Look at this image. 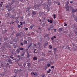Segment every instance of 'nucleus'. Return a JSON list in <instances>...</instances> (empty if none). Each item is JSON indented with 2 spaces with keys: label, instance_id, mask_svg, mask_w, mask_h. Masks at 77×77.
Listing matches in <instances>:
<instances>
[{
  "label": "nucleus",
  "instance_id": "f257e3e1",
  "mask_svg": "<svg viewBox=\"0 0 77 77\" xmlns=\"http://www.w3.org/2000/svg\"><path fill=\"white\" fill-rule=\"evenodd\" d=\"M51 0H48V2H47L44 3V4H43L42 3L45 2L46 1H44V0H42L41 1V3L40 4H39V3H38L37 4L35 5L34 6V8L36 10V9H38L40 7V6L42 5L43 7H45V8H44V9H45V8H46L48 11H48H50V8H49V7L48 6V5L49 6H50V5L51 4V2H50Z\"/></svg>",
  "mask_w": 77,
  "mask_h": 77
},
{
  "label": "nucleus",
  "instance_id": "f03ea898",
  "mask_svg": "<svg viewBox=\"0 0 77 77\" xmlns=\"http://www.w3.org/2000/svg\"><path fill=\"white\" fill-rule=\"evenodd\" d=\"M9 45V43H8V44L6 43V42H5L4 43V48H5V47H8V45Z\"/></svg>",
  "mask_w": 77,
  "mask_h": 77
},
{
  "label": "nucleus",
  "instance_id": "7ed1b4c3",
  "mask_svg": "<svg viewBox=\"0 0 77 77\" xmlns=\"http://www.w3.org/2000/svg\"><path fill=\"white\" fill-rule=\"evenodd\" d=\"M11 5H12V4H8L6 6V8H7V9H8V8H9V7L11 6Z\"/></svg>",
  "mask_w": 77,
  "mask_h": 77
},
{
  "label": "nucleus",
  "instance_id": "20e7f679",
  "mask_svg": "<svg viewBox=\"0 0 77 77\" xmlns=\"http://www.w3.org/2000/svg\"><path fill=\"white\" fill-rule=\"evenodd\" d=\"M66 11H69V6L67 5L66 7Z\"/></svg>",
  "mask_w": 77,
  "mask_h": 77
},
{
  "label": "nucleus",
  "instance_id": "39448f33",
  "mask_svg": "<svg viewBox=\"0 0 77 77\" xmlns=\"http://www.w3.org/2000/svg\"><path fill=\"white\" fill-rule=\"evenodd\" d=\"M48 45V42L46 41V43H45V44L44 47H47Z\"/></svg>",
  "mask_w": 77,
  "mask_h": 77
},
{
  "label": "nucleus",
  "instance_id": "423d86ee",
  "mask_svg": "<svg viewBox=\"0 0 77 77\" xmlns=\"http://www.w3.org/2000/svg\"><path fill=\"white\" fill-rule=\"evenodd\" d=\"M77 11V9H72V13H74V12H76Z\"/></svg>",
  "mask_w": 77,
  "mask_h": 77
},
{
  "label": "nucleus",
  "instance_id": "0eeeda50",
  "mask_svg": "<svg viewBox=\"0 0 77 77\" xmlns=\"http://www.w3.org/2000/svg\"><path fill=\"white\" fill-rule=\"evenodd\" d=\"M16 51L17 54H19L20 52V50L19 49H17Z\"/></svg>",
  "mask_w": 77,
  "mask_h": 77
},
{
  "label": "nucleus",
  "instance_id": "6e6552de",
  "mask_svg": "<svg viewBox=\"0 0 77 77\" xmlns=\"http://www.w3.org/2000/svg\"><path fill=\"white\" fill-rule=\"evenodd\" d=\"M32 14L33 15H35V14H36V11H33L32 12Z\"/></svg>",
  "mask_w": 77,
  "mask_h": 77
},
{
  "label": "nucleus",
  "instance_id": "1a4fd4ad",
  "mask_svg": "<svg viewBox=\"0 0 77 77\" xmlns=\"http://www.w3.org/2000/svg\"><path fill=\"white\" fill-rule=\"evenodd\" d=\"M38 58L36 57H35L33 58V60H36Z\"/></svg>",
  "mask_w": 77,
  "mask_h": 77
},
{
  "label": "nucleus",
  "instance_id": "9d476101",
  "mask_svg": "<svg viewBox=\"0 0 77 77\" xmlns=\"http://www.w3.org/2000/svg\"><path fill=\"white\" fill-rule=\"evenodd\" d=\"M33 26L34 25L33 24L29 28L30 29H32L33 27Z\"/></svg>",
  "mask_w": 77,
  "mask_h": 77
},
{
  "label": "nucleus",
  "instance_id": "9b49d317",
  "mask_svg": "<svg viewBox=\"0 0 77 77\" xmlns=\"http://www.w3.org/2000/svg\"><path fill=\"white\" fill-rule=\"evenodd\" d=\"M24 44H27V42L26 40H24Z\"/></svg>",
  "mask_w": 77,
  "mask_h": 77
},
{
  "label": "nucleus",
  "instance_id": "f8f14e48",
  "mask_svg": "<svg viewBox=\"0 0 77 77\" xmlns=\"http://www.w3.org/2000/svg\"><path fill=\"white\" fill-rule=\"evenodd\" d=\"M10 17L12 18H15V17H13V16L11 14L10 15Z\"/></svg>",
  "mask_w": 77,
  "mask_h": 77
},
{
  "label": "nucleus",
  "instance_id": "ddd939ff",
  "mask_svg": "<svg viewBox=\"0 0 77 77\" xmlns=\"http://www.w3.org/2000/svg\"><path fill=\"white\" fill-rule=\"evenodd\" d=\"M53 48V47L51 46V45H49V49H51Z\"/></svg>",
  "mask_w": 77,
  "mask_h": 77
},
{
  "label": "nucleus",
  "instance_id": "4468645a",
  "mask_svg": "<svg viewBox=\"0 0 77 77\" xmlns=\"http://www.w3.org/2000/svg\"><path fill=\"white\" fill-rule=\"evenodd\" d=\"M8 62H9V63H11H11H12V61H11V60L9 59L8 60Z\"/></svg>",
  "mask_w": 77,
  "mask_h": 77
},
{
  "label": "nucleus",
  "instance_id": "2eb2a0df",
  "mask_svg": "<svg viewBox=\"0 0 77 77\" xmlns=\"http://www.w3.org/2000/svg\"><path fill=\"white\" fill-rule=\"evenodd\" d=\"M13 56V55L12 54L11 55L10 57V58H11V59H14V57H12Z\"/></svg>",
  "mask_w": 77,
  "mask_h": 77
},
{
  "label": "nucleus",
  "instance_id": "dca6fc26",
  "mask_svg": "<svg viewBox=\"0 0 77 77\" xmlns=\"http://www.w3.org/2000/svg\"><path fill=\"white\" fill-rule=\"evenodd\" d=\"M47 66L48 67H50V66H51V64H47Z\"/></svg>",
  "mask_w": 77,
  "mask_h": 77
},
{
  "label": "nucleus",
  "instance_id": "f3484780",
  "mask_svg": "<svg viewBox=\"0 0 77 77\" xmlns=\"http://www.w3.org/2000/svg\"><path fill=\"white\" fill-rule=\"evenodd\" d=\"M30 9V7H28L27 8L26 12L27 11H29V10Z\"/></svg>",
  "mask_w": 77,
  "mask_h": 77
},
{
  "label": "nucleus",
  "instance_id": "a211bd4d",
  "mask_svg": "<svg viewBox=\"0 0 77 77\" xmlns=\"http://www.w3.org/2000/svg\"><path fill=\"white\" fill-rule=\"evenodd\" d=\"M13 8V7H10V9H8V11H10V10H12V9L11 8Z\"/></svg>",
  "mask_w": 77,
  "mask_h": 77
},
{
  "label": "nucleus",
  "instance_id": "6ab92c4d",
  "mask_svg": "<svg viewBox=\"0 0 77 77\" xmlns=\"http://www.w3.org/2000/svg\"><path fill=\"white\" fill-rule=\"evenodd\" d=\"M21 34L20 33H18L16 34L17 36H20Z\"/></svg>",
  "mask_w": 77,
  "mask_h": 77
},
{
  "label": "nucleus",
  "instance_id": "aec40b11",
  "mask_svg": "<svg viewBox=\"0 0 77 77\" xmlns=\"http://www.w3.org/2000/svg\"><path fill=\"white\" fill-rule=\"evenodd\" d=\"M38 29L39 30V31L40 32V33H41V29L40 28H39Z\"/></svg>",
  "mask_w": 77,
  "mask_h": 77
},
{
  "label": "nucleus",
  "instance_id": "412c9836",
  "mask_svg": "<svg viewBox=\"0 0 77 77\" xmlns=\"http://www.w3.org/2000/svg\"><path fill=\"white\" fill-rule=\"evenodd\" d=\"M53 17H54V19H55V18H56V15L55 14H53Z\"/></svg>",
  "mask_w": 77,
  "mask_h": 77
},
{
  "label": "nucleus",
  "instance_id": "4be33fe9",
  "mask_svg": "<svg viewBox=\"0 0 77 77\" xmlns=\"http://www.w3.org/2000/svg\"><path fill=\"white\" fill-rule=\"evenodd\" d=\"M59 31H60V32H61V31H62V28H60L59 29Z\"/></svg>",
  "mask_w": 77,
  "mask_h": 77
},
{
  "label": "nucleus",
  "instance_id": "5701e85b",
  "mask_svg": "<svg viewBox=\"0 0 77 77\" xmlns=\"http://www.w3.org/2000/svg\"><path fill=\"white\" fill-rule=\"evenodd\" d=\"M27 66H30V64L29 63H28L27 64Z\"/></svg>",
  "mask_w": 77,
  "mask_h": 77
},
{
  "label": "nucleus",
  "instance_id": "b1692460",
  "mask_svg": "<svg viewBox=\"0 0 77 77\" xmlns=\"http://www.w3.org/2000/svg\"><path fill=\"white\" fill-rule=\"evenodd\" d=\"M34 75H36V76H37L38 75V73L36 72H35L34 73Z\"/></svg>",
  "mask_w": 77,
  "mask_h": 77
},
{
  "label": "nucleus",
  "instance_id": "393cba45",
  "mask_svg": "<svg viewBox=\"0 0 77 77\" xmlns=\"http://www.w3.org/2000/svg\"><path fill=\"white\" fill-rule=\"evenodd\" d=\"M14 2H15V1H12L11 2V4L12 5V4H14Z\"/></svg>",
  "mask_w": 77,
  "mask_h": 77
},
{
  "label": "nucleus",
  "instance_id": "a878e982",
  "mask_svg": "<svg viewBox=\"0 0 77 77\" xmlns=\"http://www.w3.org/2000/svg\"><path fill=\"white\" fill-rule=\"evenodd\" d=\"M17 27L18 28H20L21 27V26L20 25H18L17 26Z\"/></svg>",
  "mask_w": 77,
  "mask_h": 77
},
{
  "label": "nucleus",
  "instance_id": "bb28decb",
  "mask_svg": "<svg viewBox=\"0 0 77 77\" xmlns=\"http://www.w3.org/2000/svg\"><path fill=\"white\" fill-rule=\"evenodd\" d=\"M31 75H35V73L33 72L31 73Z\"/></svg>",
  "mask_w": 77,
  "mask_h": 77
},
{
  "label": "nucleus",
  "instance_id": "cd10ccee",
  "mask_svg": "<svg viewBox=\"0 0 77 77\" xmlns=\"http://www.w3.org/2000/svg\"><path fill=\"white\" fill-rule=\"evenodd\" d=\"M49 23H53V21H52V20H50V21Z\"/></svg>",
  "mask_w": 77,
  "mask_h": 77
},
{
  "label": "nucleus",
  "instance_id": "c85d7f7f",
  "mask_svg": "<svg viewBox=\"0 0 77 77\" xmlns=\"http://www.w3.org/2000/svg\"><path fill=\"white\" fill-rule=\"evenodd\" d=\"M12 42H13L11 41L10 42V44H12Z\"/></svg>",
  "mask_w": 77,
  "mask_h": 77
},
{
  "label": "nucleus",
  "instance_id": "c756f323",
  "mask_svg": "<svg viewBox=\"0 0 77 77\" xmlns=\"http://www.w3.org/2000/svg\"><path fill=\"white\" fill-rule=\"evenodd\" d=\"M24 56V52L21 55V56Z\"/></svg>",
  "mask_w": 77,
  "mask_h": 77
},
{
  "label": "nucleus",
  "instance_id": "7c9ffc66",
  "mask_svg": "<svg viewBox=\"0 0 77 77\" xmlns=\"http://www.w3.org/2000/svg\"><path fill=\"white\" fill-rule=\"evenodd\" d=\"M27 57H30V55L29 54H28Z\"/></svg>",
  "mask_w": 77,
  "mask_h": 77
},
{
  "label": "nucleus",
  "instance_id": "2f4dec72",
  "mask_svg": "<svg viewBox=\"0 0 77 77\" xmlns=\"http://www.w3.org/2000/svg\"><path fill=\"white\" fill-rule=\"evenodd\" d=\"M51 68H54V66H52Z\"/></svg>",
  "mask_w": 77,
  "mask_h": 77
},
{
  "label": "nucleus",
  "instance_id": "473e14b6",
  "mask_svg": "<svg viewBox=\"0 0 77 77\" xmlns=\"http://www.w3.org/2000/svg\"><path fill=\"white\" fill-rule=\"evenodd\" d=\"M25 30H28V28H25Z\"/></svg>",
  "mask_w": 77,
  "mask_h": 77
},
{
  "label": "nucleus",
  "instance_id": "72a5a7b5",
  "mask_svg": "<svg viewBox=\"0 0 77 77\" xmlns=\"http://www.w3.org/2000/svg\"><path fill=\"white\" fill-rule=\"evenodd\" d=\"M1 66L3 67V64H1Z\"/></svg>",
  "mask_w": 77,
  "mask_h": 77
},
{
  "label": "nucleus",
  "instance_id": "f704fd0d",
  "mask_svg": "<svg viewBox=\"0 0 77 77\" xmlns=\"http://www.w3.org/2000/svg\"><path fill=\"white\" fill-rule=\"evenodd\" d=\"M23 43H22L20 44L21 45H23Z\"/></svg>",
  "mask_w": 77,
  "mask_h": 77
},
{
  "label": "nucleus",
  "instance_id": "c9c22d12",
  "mask_svg": "<svg viewBox=\"0 0 77 77\" xmlns=\"http://www.w3.org/2000/svg\"><path fill=\"white\" fill-rule=\"evenodd\" d=\"M42 77H46L45 76V75H43L42 76Z\"/></svg>",
  "mask_w": 77,
  "mask_h": 77
},
{
  "label": "nucleus",
  "instance_id": "e433bc0d",
  "mask_svg": "<svg viewBox=\"0 0 77 77\" xmlns=\"http://www.w3.org/2000/svg\"><path fill=\"white\" fill-rule=\"evenodd\" d=\"M47 21L48 23H50V20H49V19H48Z\"/></svg>",
  "mask_w": 77,
  "mask_h": 77
},
{
  "label": "nucleus",
  "instance_id": "4c0bfd02",
  "mask_svg": "<svg viewBox=\"0 0 77 77\" xmlns=\"http://www.w3.org/2000/svg\"><path fill=\"white\" fill-rule=\"evenodd\" d=\"M20 58H19V59H17V61H19V60H20Z\"/></svg>",
  "mask_w": 77,
  "mask_h": 77
},
{
  "label": "nucleus",
  "instance_id": "58836bf2",
  "mask_svg": "<svg viewBox=\"0 0 77 77\" xmlns=\"http://www.w3.org/2000/svg\"><path fill=\"white\" fill-rule=\"evenodd\" d=\"M13 41H14V42H17V40L15 41V40H13Z\"/></svg>",
  "mask_w": 77,
  "mask_h": 77
},
{
  "label": "nucleus",
  "instance_id": "ea45409f",
  "mask_svg": "<svg viewBox=\"0 0 77 77\" xmlns=\"http://www.w3.org/2000/svg\"><path fill=\"white\" fill-rule=\"evenodd\" d=\"M22 24H25V22H22Z\"/></svg>",
  "mask_w": 77,
  "mask_h": 77
},
{
  "label": "nucleus",
  "instance_id": "a19ab883",
  "mask_svg": "<svg viewBox=\"0 0 77 77\" xmlns=\"http://www.w3.org/2000/svg\"><path fill=\"white\" fill-rule=\"evenodd\" d=\"M56 30H57L56 29H54V32H56Z\"/></svg>",
  "mask_w": 77,
  "mask_h": 77
},
{
  "label": "nucleus",
  "instance_id": "79ce46f5",
  "mask_svg": "<svg viewBox=\"0 0 77 77\" xmlns=\"http://www.w3.org/2000/svg\"><path fill=\"white\" fill-rule=\"evenodd\" d=\"M75 21H76V22H77V18L76 19H75Z\"/></svg>",
  "mask_w": 77,
  "mask_h": 77
},
{
  "label": "nucleus",
  "instance_id": "37998d69",
  "mask_svg": "<svg viewBox=\"0 0 77 77\" xmlns=\"http://www.w3.org/2000/svg\"><path fill=\"white\" fill-rule=\"evenodd\" d=\"M49 71L50 72V71H51V69H49Z\"/></svg>",
  "mask_w": 77,
  "mask_h": 77
},
{
  "label": "nucleus",
  "instance_id": "c03bdc74",
  "mask_svg": "<svg viewBox=\"0 0 77 77\" xmlns=\"http://www.w3.org/2000/svg\"><path fill=\"white\" fill-rule=\"evenodd\" d=\"M36 49H35V50H34V52L35 53H36V52H35V51H36Z\"/></svg>",
  "mask_w": 77,
  "mask_h": 77
},
{
  "label": "nucleus",
  "instance_id": "a18cd8bd",
  "mask_svg": "<svg viewBox=\"0 0 77 77\" xmlns=\"http://www.w3.org/2000/svg\"><path fill=\"white\" fill-rule=\"evenodd\" d=\"M70 3H73V2H72V1H70Z\"/></svg>",
  "mask_w": 77,
  "mask_h": 77
},
{
  "label": "nucleus",
  "instance_id": "49530a36",
  "mask_svg": "<svg viewBox=\"0 0 77 77\" xmlns=\"http://www.w3.org/2000/svg\"><path fill=\"white\" fill-rule=\"evenodd\" d=\"M53 39H54V38L52 37V38H51V39L52 40H53Z\"/></svg>",
  "mask_w": 77,
  "mask_h": 77
},
{
  "label": "nucleus",
  "instance_id": "de8ad7c7",
  "mask_svg": "<svg viewBox=\"0 0 77 77\" xmlns=\"http://www.w3.org/2000/svg\"><path fill=\"white\" fill-rule=\"evenodd\" d=\"M21 50H22V51H23V50H24V48H22L21 49Z\"/></svg>",
  "mask_w": 77,
  "mask_h": 77
},
{
  "label": "nucleus",
  "instance_id": "09e8293b",
  "mask_svg": "<svg viewBox=\"0 0 77 77\" xmlns=\"http://www.w3.org/2000/svg\"><path fill=\"white\" fill-rule=\"evenodd\" d=\"M47 72L48 73H50V71H48Z\"/></svg>",
  "mask_w": 77,
  "mask_h": 77
},
{
  "label": "nucleus",
  "instance_id": "8fccbe9b",
  "mask_svg": "<svg viewBox=\"0 0 77 77\" xmlns=\"http://www.w3.org/2000/svg\"><path fill=\"white\" fill-rule=\"evenodd\" d=\"M14 23H15L14 22H12L11 23L12 24H14Z\"/></svg>",
  "mask_w": 77,
  "mask_h": 77
},
{
  "label": "nucleus",
  "instance_id": "3c124183",
  "mask_svg": "<svg viewBox=\"0 0 77 77\" xmlns=\"http://www.w3.org/2000/svg\"><path fill=\"white\" fill-rule=\"evenodd\" d=\"M30 46H30V45H29V46H28V48H29L30 47Z\"/></svg>",
  "mask_w": 77,
  "mask_h": 77
},
{
  "label": "nucleus",
  "instance_id": "603ef678",
  "mask_svg": "<svg viewBox=\"0 0 77 77\" xmlns=\"http://www.w3.org/2000/svg\"><path fill=\"white\" fill-rule=\"evenodd\" d=\"M34 46H36V44H34Z\"/></svg>",
  "mask_w": 77,
  "mask_h": 77
},
{
  "label": "nucleus",
  "instance_id": "864d4df0",
  "mask_svg": "<svg viewBox=\"0 0 77 77\" xmlns=\"http://www.w3.org/2000/svg\"><path fill=\"white\" fill-rule=\"evenodd\" d=\"M19 66H20V67L21 68V65H20Z\"/></svg>",
  "mask_w": 77,
  "mask_h": 77
},
{
  "label": "nucleus",
  "instance_id": "5fc2aeb1",
  "mask_svg": "<svg viewBox=\"0 0 77 77\" xmlns=\"http://www.w3.org/2000/svg\"><path fill=\"white\" fill-rule=\"evenodd\" d=\"M17 57H20V55H17Z\"/></svg>",
  "mask_w": 77,
  "mask_h": 77
},
{
  "label": "nucleus",
  "instance_id": "6e6d98bb",
  "mask_svg": "<svg viewBox=\"0 0 77 77\" xmlns=\"http://www.w3.org/2000/svg\"><path fill=\"white\" fill-rule=\"evenodd\" d=\"M32 43H30V45H30V46H31V45H32Z\"/></svg>",
  "mask_w": 77,
  "mask_h": 77
},
{
  "label": "nucleus",
  "instance_id": "4d7b16f0",
  "mask_svg": "<svg viewBox=\"0 0 77 77\" xmlns=\"http://www.w3.org/2000/svg\"><path fill=\"white\" fill-rule=\"evenodd\" d=\"M37 44L38 45H39V44H40V42L38 43Z\"/></svg>",
  "mask_w": 77,
  "mask_h": 77
},
{
  "label": "nucleus",
  "instance_id": "13d9d810",
  "mask_svg": "<svg viewBox=\"0 0 77 77\" xmlns=\"http://www.w3.org/2000/svg\"><path fill=\"white\" fill-rule=\"evenodd\" d=\"M39 21L40 22H41V20L40 19V20H39Z\"/></svg>",
  "mask_w": 77,
  "mask_h": 77
},
{
  "label": "nucleus",
  "instance_id": "bf43d9fd",
  "mask_svg": "<svg viewBox=\"0 0 77 77\" xmlns=\"http://www.w3.org/2000/svg\"><path fill=\"white\" fill-rule=\"evenodd\" d=\"M54 38H56V36H54Z\"/></svg>",
  "mask_w": 77,
  "mask_h": 77
},
{
  "label": "nucleus",
  "instance_id": "052dcab7",
  "mask_svg": "<svg viewBox=\"0 0 77 77\" xmlns=\"http://www.w3.org/2000/svg\"><path fill=\"white\" fill-rule=\"evenodd\" d=\"M67 26V24H65L64 26Z\"/></svg>",
  "mask_w": 77,
  "mask_h": 77
},
{
  "label": "nucleus",
  "instance_id": "680f3d73",
  "mask_svg": "<svg viewBox=\"0 0 77 77\" xmlns=\"http://www.w3.org/2000/svg\"><path fill=\"white\" fill-rule=\"evenodd\" d=\"M33 34H34V33H33V32H32V35H33Z\"/></svg>",
  "mask_w": 77,
  "mask_h": 77
},
{
  "label": "nucleus",
  "instance_id": "e2e57ef3",
  "mask_svg": "<svg viewBox=\"0 0 77 77\" xmlns=\"http://www.w3.org/2000/svg\"><path fill=\"white\" fill-rule=\"evenodd\" d=\"M20 24H22V22H20Z\"/></svg>",
  "mask_w": 77,
  "mask_h": 77
},
{
  "label": "nucleus",
  "instance_id": "0e129e2a",
  "mask_svg": "<svg viewBox=\"0 0 77 77\" xmlns=\"http://www.w3.org/2000/svg\"><path fill=\"white\" fill-rule=\"evenodd\" d=\"M13 60H17V59H14Z\"/></svg>",
  "mask_w": 77,
  "mask_h": 77
},
{
  "label": "nucleus",
  "instance_id": "69168bd1",
  "mask_svg": "<svg viewBox=\"0 0 77 77\" xmlns=\"http://www.w3.org/2000/svg\"><path fill=\"white\" fill-rule=\"evenodd\" d=\"M49 52H50V53L51 52V51H49Z\"/></svg>",
  "mask_w": 77,
  "mask_h": 77
},
{
  "label": "nucleus",
  "instance_id": "338daca9",
  "mask_svg": "<svg viewBox=\"0 0 77 77\" xmlns=\"http://www.w3.org/2000/svg\"><path fill=\"white\" fill-rule=\"evenodd\" d=\"M19 49L20 50H21V48H20Z\"/></svg>",
  "mask_w": 77,
  "mask_h": 77
},
{
  "label": "nucleus",
  "instance_id": "774afa93",
  "mask_svg": "<svg viewBox=\"0 0 77 77\" xmlns=\"http://www.w3.org/2000/svg\"><path fill=\"white\" fill-rule=\"evenodd\" d=\"M4 40L5 41H6V40H7V39H6V38H4Z\"/></svg>",
  "mask_w": 77,
  "mask_h": 77
}]
</instances>
